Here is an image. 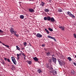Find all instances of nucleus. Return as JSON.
Returning <instances> with one entry per match:
<instances>
[{"label":"nucleus","mask_w":76,"mask_h":76,"mask_svg":"<svg viewBox=\"0 0 76 76\" xmlns=\"http://www.w3.org/2000/svg\"><path fill=\"white\" fill-rule=\"evenodd\" d=\"M58 11L59 12H63V10H58Z\"/></svg>","instance_id":"72a5a7b5"},{"label":"nucleus","mask_w":76,"mask_h":76,"mask_svg":"<svg viewBox=\"0 0 76 76\" xmlns=\"http://www.w3.org/2000/svg\"><path fill=\"white\" fill-rule=\"evenodd\" d=\"M24 49V48H21V50H23V49Z\"/></svg>","instance_id":"49530a36"},{"label":"nucleus","mask_w":76,"mask_h":76,"mask_svg":"<svg viewBox=\"0 0 76 76\" xmlns=\"http://www.w3.org/2000/svg\"><path fill=\"white\" fill-rule=\"evenodd\" d=\"M36 37H37V38H41L42 37V35L38 33L36 34Z\"/></svg>","instance_id":"0eeeda50"},{"label":"nucleus","mask_w":76,"mask_h":76,"mask_svg":"<svg viewBox=\"0 0 76 76\" xmlns=\"http://www.w3.org/2000/svg\"><path fill=\"white\" fill-rule=\"evenodd\" d=\"M27 62L29 64H31L32 63V62L30 61H27Z\"/></svg>","instance_id":"b1692460"},{"label":"nucleus","mask_w":76,"mask_h":76,"mask_svg":"<svg viewBox=\"0 0 76 76\" xmlns=\"http://www.w3.org/2000/svg\"><path fill=\"white\" fill-rule=\"evenodd\" d=\"M7 61L9 62V63H10V59L9 58H7Z\"/></svg>","instance_id":"c9c22d12"},{"label":"nucleus","mask_w":76,"mask_h":76,"mask_svg":"<svg viewBox=\"0 0 76 76\" xmlns=\"http://www.w3.org/2000/svg\"><path fill=\"white\" fill-rule=\"evenodd\" d=\"M3 32H4V31L0 29V33H3Z\"/></svg>","instance_id":"f704fd0d"},{"label":"nucleus","mask_w":76,"mask_h":76,"mask_svg":"<svg viewBox=\"0 0 76 76\" xmlns=\"http://www.w3.org/2000/svg\"><path fill=\"white\" fill-rule=\"evenodd\" d=\"M44 50H45V51H47V49L45 48H44Z\"/></svg>","instance_id":"a18cd8bd"},{"label":"nucleus","mask_w":76,"mask_h":76,"mask_svg":"<svg viewBox=\"0 0 76 76\" xmlns=\"http://www.w3.org/2000/svg\"><path fill=\"white\" fill-rule=\"evenodd\" d=\"M49 1H50L51 0H49Z\"/></svg>","instance_id":"5fc2aeb1"},{"label":"nucleus","mask_w":76,"mask_h":76,"mask_svg":"<svg viewBox=\"0 0 76 76\" xmlns=\"http://www.w3.org/2000/svg\"><path fill=\"white\" fill-rule=\"evenodd\" d=\"M67 13L68 15H69V17H71V18H75V15L73 14H72L70 12L68 11L67 12Z\"/></svg>","instance_id":"7ed1b4c3"},{"label":"nucleus","mask_w":76,"mask_h":76,"mask_svg":"<svg viewBox=\"0 0 76 76\" xmlns=\"http://www.w3.org/2000/svg\"><path fill=\"white\" fill-rule=\"evenodd\" d=\"M48 38H50V39H53L55 41H57V40H56V38H55V37H51L50 35H48Z\"/></svg>","instance_id":"423d86ee"},{"label":"nucleus","mask_w":76,"mask_h":76,"mask_svg":"<svg viewBox=\"0 0 76 76\" xmlns=\"http://www.w3.org/2000/svg\"><path fill=\"white\" fill-rule=\"evenodd\" d=\"M11 58H12V60L14 64H15V65L17 64L16 63H17V62H16V60H15V58L14 57H11Z\"/></svg>","instance_id":"39448f33"},{"label":"nucleus","mask_w":76,"mask_h":76,"mask_svg":"<svg viewBox=\"0 0 76 76\" xmlns=\"http://www.w3.org/2000/svg\"><path fill=\"white\" fill-rule=\"evenodd\" d=\"M37 34L36 33H35V34H34V35H36H36H37V34Z\"/></svg>","instance_id":"de8ad7c7"},{"label":"nucleus","mask_w":76,"mask_h":76,"mask_svg":"<svg viewBox=\"0 0 76 76\" xmlns=\"http://www.w3.org/2000/svg\"><path fill=\"white\" fill-rule=\"evenodd\" d=\"M44 11H45V12H49V10H48V9H45L44 10Z\"/></svg>","instance_id":"bb28decb"},{"label":"nucleus","mask_w":76,"mask_h":76,"mask_svg":"<svg viewBox=\"0 0 76 76\" xmlns=\"http://www.w3.org/2000/svg\"><path fill=\"white\" fill-rule=\"evenodd\" d=\"M45 30L46 31V32H47V34H50V32H49L48 30L46 28H45Z\"/></svg>","instance_id":"6ab92c4d"},{"label":"nucleus","mask_w":76,"mask_h":76,"mask_svg":"<svg viewBox=\"0 0 76 76\" xmlns=\"http://www.w3.org/2000/svg\"><path fill=\"white\" fill-rule=\"evenodd\" d=\"M1 44H2L3 45H4V46H5V47H7L8 48H9V46L8 45H6L4 44L2 42H1Z\"/></svg>","instance_id":"4468645a"},{"label":"nucleus","mask_w":76,"mask_h":76,"mask_svg":"<svg viewBox=\"0 0 76 76\" xmlns=\"http://www.w3.org/2000/svg\"><path fill=\"white\" fill-rule=\"evenodd\" d=\"M33 58L35 61H38V58L37 57Z\"/></svg>","instance_id":"ddd939ff"},{"label":"nucleus","mask_w":76,"mask_h":76,"mask_svg":"<svg viewBox=\"0 0 76 76\" xmlns=\"http://www.w3.org/2000/svg\"><path fill=\"white\" fill-rule=\"evenodd\" d=\"M66 18H67V17H66Z\"/></svg>","instance_id":"4d7b16f0"},{"label":"nucleus","mask_w":76,"mask_h":76,"mask_svg":"<svg viewBox=\"0 0 76 76\" xmlns=\"http://www.w3.org/2000/svg\"><path fill=\"white\" fill-rule=\"evenodd\" d=\"M42 47H45V44H43L42 45Z\"/></svg>","instance_id":"58836bf2"},{"label":"nucleus","mask_w":76,"mask_h":76,"mask_svg":"<svg viewBox=\"0 0 76 76\" xmlns=\"http://www.w3.org/2000/svg\"><path fill=\"white\" fill-rule=\"evenodd\" d=\"M13 26H12V27H13Z\"/></svg>","instance_id":"3c124183"},{"label":"nucleus","mask_w":76,"mask_h":76,"mask_svg":"<svg viewBox=\"0 0 76 76\" xmlns=\"http://www.w3.org/2000/svg\"><path fill=\"white\" fill-rule=\"evenodd\" d=\"M52 57H55V56H54V55H52Z\"/></svg>","instance_id":"79ce46f5"},{"label":"nucleus","mask_w":76,"mask_h":76,"mask_svg":"<svg viewBox=\"0 0 76 76\" xmlns=\"http://www.w3.org/2000/svg\"><path fill=\"white\" fill-rule=\"evenodd\" d=\"M22 55V53H19V56H21V55Z\"/></svg>","instance_id":"37998d69"},{"label":"nucleus","mask_w":76,"mask_h":76,"mask_svg":"<svg viewBox=\"0 0 76 76\" xmlns=\"http://www.w3.org/2000/svg\"><path fill=\"white\" fill-rule=\"evenodd\" d=\"M4 59L5 61H6V60H7V58H4Z\"/></svg>","instance_id":"ea45409f"},{"label":"nucleus","mask_w":76,"mask_h":76,"mask_svg":"<svg viewBox=\"0 0 76 76\" xmlns=\"http://www.w3.org/2000/svg\"><path fill=\"white\" fill-rule=\"evenodd\" d=\"M59 28H60V29H61L62 30H64V27L63 26H60L58 27Z\"/></svg>","instance_id":"9b49d317"},{"label":"nucleus","mask_w":76,"mask_h":76,"mask_svg":"<svg viewBox=\"0 0 76 76\" xmlns=\"http://www.w3.org/2000/svg\"><path fill=\"white\" fill-rule=\"evenodd\" d=\"M16 33H17V31H16L14 30V31L12 33V34H16Z\"/></svg>","instance_id":"cd10ccee"},{"label":"nucleus","mask_w":76,"mask_h":76,"mask_svg":"<svg viewBox=\"0 0 76 76\" xmlns=\"http://www.w3.org/2000/svg\"><path fill=\"white\" fill-rule=\"evenodd\" d=\"M29 0V1H31V0Z\"/></svg>","instance_id":"864d4df0"},{"label":"nucleus","mask_w":76,"mask_h":76,"mask_svg":"<svg viewBox=\"0 0 76 76\" xmlns=\"http://www.w3.org/2000/svg\"><path fill=\"white\" fill-rule=\"evenodd\" d=\"M17 59L18 60H19V59H20V57H20V56L19 55V54H17Z\"/></svg>","instance_id":"f3484780"},{"label":"nucleus","mask_w":76,"mask_h":76,"mask_svg":"<svg viewBox=\"0 0 76 76\" xmlns=\"http://www.w3.org/2000/svg\"><path fill=\"white\" fill-rule=\"evenodd\" d=\"M44 4H45V3H44V2H42L40 4L41 6H44Z\"/></svg>","instance_id":"a211bd4d"},{"label":"nucleus","mask_w":76,"mask_h":76,"mask_svg":"<svg viewBox=\"0 0 76 76\" xmlns=\"http://www.w3.org/2000/svg\"><path fill=\"white\" fill-rule=\"evenodd\" d=\"M52 59H49L48 60V62L49 63H50V64H51V61H52Z\"/></svg>","instance_id":"5701e85b"},{"label":"nucleus","mask_w":76,"mask_h":76,"mask_svg":"<svg viewBox=\"0 0 76 76\" xmlns=\"http://www.w3.org/2000/svg\"><path fill=\"white\" fill-rule=\"evenodd\" d=\"M23 44H24V45L25 46V47H26V46L27 45V43L26 42H23Z\"/></svg>","instance_id":"a878e982"},{"label":"nucleus","mask_w":76,"mask_h":76,"mask_svg":"<svg viewBox=\"0 0 76 76\" xmlns=\"http://www.w3.org/2000/svg\"><path fill=\"white\" fill-rule=\"evenodd\" d=\"M14 31V29H13V28L12 27H11V28L10 29V31L11 34Z\"/></svg>","instance_id":"2eb2a0df"},{"label":"nucleus","mask_w":76,"mask_h":76,"mask_svg":"<svg viewBox=\"0 0 76 76\" xmlns=\"http://www.w3.org/2000/svg\"><path fill=\"white\" fill-rule=\"evenodd\" d=\"M67 59L68 60H69V61H72V58H71V57H67Z\"/></svg>","instance_id":"aec40b11"},{"label":"nucleus","mask_w":76,"mask_h":76,"mask_svg":"<svg viewBox=\"0 0 76 76\" xmlns=\"http://www.w3.org/2000/svg\"><path fill=\"white\" fill-rule=\"evenodd\" d=\"M59 63V65H60L61 66H63V65H64V64H65V62H64L63 61L61 60L60 59L58 58L57 59Z\"/></svg>","instance_id":"f03ea898"},{"label":"nucleus","mask_w":76,"mask_h":76,"mask_svg":"<svg viewBox=\"0 0 76 76\" xmlns=\"http://www.w3.org/2000/svg\"><path fill=\"white\" fill-rule=\"evenodd\" d=\"M32 0L34 1V0Z\"/></svg>","instance_id":"6e6d98bb"},{"label":"nucleus","mask_w":76,"mask_h":76,"mask_svg":"<svg viewBox=\"0 0 76 76\" xmlns=\"http://www.w3.org/2000/svg\"><path fill=\"white\" fill-rule=\"evenodd\" d=\"M12 67H14V66H13V65H12Z\"/></svg>","instance_id":"603ef678"},{"label":"nucleus","mask_w":76,"mask_h":76,"mask_svg":"<svg viewBox=\"0 0 76 76\" xmlns=\"http://www.w3.org/2000/svg\"><path fill=\"white\" fill-rule=\"evenodd\" d=\"M0 43H1V42H1V41H0Z\"/></svg>","instance_id":"8fccbe9b"},{"label":"nucleus","mask_w":76,"mask_h":76,"mask_svg":"<svg viewBox=\"0 0 76 76\" xmlns=\"http://www.w3.org/2000/svg\"><path fill=\"white\" fill-rule=\"evenodd\" d=\"M52 73H53L54 75H56L57 74V70L56 69H54V70L52 71Z\"/></svg>","instance_id":"6e6552de"},{"label":"nucleus","mask_w":76,"mask_h":76,"mask_svg":"<svg viewBox=\"0 0 76 76\" xmlns=\"http://www.w3.org/2000/svg\"><path fill=\"white\" fill-rule=\"evenodd\" d=\"M44 20H48V21H50L51 19V17L50 16H48V17H44Z\"/></svg>","instance_id":"20e7f679"},{"label":"nucleus","mask_w":76,"mask_h":76,"mask_svg":"<svg viewBox=\"0 0 76 76\" xmlns=\"http://www.w3.org/2000/svg\"><path fill=\"white\" fill-rule=\"evenodd\" d=\"M52 57H55V56H54V55H52Z\"/></svg>","instance_id":"a19ab883"},{"label":"nucleus","mask_w":76,"mask_h":76,"mask_svg":"<svg viewBox=\"0 0 76 76\" xmlns=\"http://www.w3.org/2000/svg\"><path fill=\"white\" fill-rule=\"evenodd\" d=\"M73 36H74V37L76 39V34H75V33L74 34Z\"/></svg>","instance_id":"2f4dec72"},{"label":"nucleus","mask_w":76,"mask_h":76,"mask_svg":"<svg viewBox=\"0 0 76 76\" xmlns=\"http://www.w3.org/2000/svg\"><path fill=\"white\" fill-rule=\"evenodd\" d=\"M16 48H17V50H19V51H20V48L19 47H18V46H16Z\"/></svg>","instance_id":"c85d7f7f"},{"label":"nucleus","mask_w":76,"mask_h":76,"mask_svg":"<svg viewBox=\"0 0 76 76\" xmlns=\"http://www.w3.org/2000/svg\"><path fill=\"white\" fill-rule=\"evenodd\" d=\"M71 72L72 73H75V71H74V70H71Z\"/></svg>","instance_id":"473e14b6"},{"label":"nucleus","mask_w":76,"mask_h":76,"mask_svg":"<svg viewBox=\"0 0 76 76\" xmlns=\"http://www.w3.org/2000/svg\"><path fill=\"white\" fill-rule=\"evenodd\" d=\"M1 63L3 65H5V63H4V61H2V62H1Z\"/></svg>","instance_id":"c756f323"},{"label":"nucleus","mask_w":76,"mask_h":76,"mask_svg":"<svg viewBox=\"0 0 76 76\" xmlns=\"http://www.w3.org/2000/svg\"><path fill=\"white\" fill-rule=\"evenodd\" d=\"M46 66L47 68H48L50 70H53V66L51 64H50L49 63H46Z\"/></svg>","instance_id":"f257e3e1"},{"label":"nucleus","mask_w":76,"mask_h":76,"mask_svg":"<svg viewBox=\"0 0 76 76\" xmlns=\"http://www.w3.org/2000/svg\"><path fill=\"white\" fill-rule=\"evenodd\" d=\"M37 72L39 73H42V72L41 69H39L37 70Z\"/></svg>","instance_id":"412c9836"},{"label":"nucleus","mask_w":76,"mask_h":76,"mask_svg":"<svg viewBox=\"0 0 76 76\" xmlns=\"http://www.w3.org/2000/svg\"><path fill=\"white\" fill-rule=\"evenodd\" d=\"M20 19H23V18H24V16L23 15H20Z\"/></svg>","instance_id":"4be33fe9"},{"label":"nucleus","mask_w":76,"mask_h":76,"mask_svg":"<svg viewBox=\"0 0 76 76\" xmlns=\"http://www.w3.org/2000/svg\"><path fill=\"white\" fill-rule=\"evenodd\" d=\"M52 58L54 63H56V58H54V57H52Z\"/></svg>","instance_id":"9d476101"},{"label":"nucleus","mask_w":76,"mask_h":76,"mask_svg":"<svg viewBox=\"0 0 76 76\" xmlns=\"http://www.w3.org/2000/svg\"><path fill=\"white\" fill-rule=\"evenodd\" d=\"M14 35H15V36H16V37H17V38L18 37H19V35L18 34H14Z\"/></svg>","instance_id":"7c9ffc66"},{"label":"nucleus","mask_w":76,"mask_h":76,"mask_svg":"<svg viewBox=\"0 0 76 76\" xmlns=\"http://www.w3.org/2000/svg\"><path fill=\"white\" fill-rule=\"evenodd\" d=\"M29 11L30 12H34V10H33L32 9L30 8L29 9Z\"/></svg>","instance_id":"f8f14e48"},{"label":"nucleus","mask_w":76,"mask_h":76,"mask_svg":"<svg viewBox=\"0 0 76 76\" xmlns=\"http://www.w3.org/2000/svg\"><path fill=\"white\" fill-rule=\"evenodd\" d=\"M48 29L49 31H50V32H53V29L52 28H48Z\"/></svg>","instance_id":"393cba45"},{"label":"nucleus","mask_w":76,"mask_h":76,"mask_svg":"<svg viewBox=\"0 0 76 76\" xmlns=\"http://www.w3.org/2000/svg\"><path fill=\"white\" fill-rule=\"evenodd\" d=\"M22 55H23V56L24 57H26V56L25 55L24 53H22Z\"/></svg>","instance_id":"e433bc0d"},{"label":"nucleus","mask_w":76,"mask_h":76,"mask_svg":"<svg viewBox=\"0 0 76 76\" xmlns=\"http://www.w3.org/2000/svg\"><path fill=\"white\" fill-rule=\"evenodd\" d=\"M29 45H30V46H31V43H30V42L29 43Z\"/></svg>","instance_id":"c03bdc74"},{"label":"nucleus","mask_w":76,"mask_h":76,"mask_svg":"<svg viewBox=\"0 0 76 76\" xmlns=\"http://www.w3.org/2000/svg\"><path fill=\"white\" fill-rule=\"evenodd\" d=\"M51 22H54L56 21L55 19L53 17L51 18L50 21Z\"/></svg>","instance_id":"1a4fd4ad"},{"label":"nucleus","mask_w":76,"mask_h":76,"mask_svg":"<svg viewBox=\"0 0 76 76\" xmlns=\"http://www.w3.org/2000/svg\"><path fill=\"white\" fill-rule=\"evenodd\" d=\"M25 57H26V56L24 57V59H25Z\"/></svg>","instance_id":"09e8293b"},{"label":"nucleus","mask_w":76,"mask_h":76,"mask_svg":"<svg viewBox=\"0 0 76 76\" xmlns=\"http://www.w3.org/2000/svg\"><path fill=\"white\" fill-rule=\"evenodd\" d=\"M46 54L47 55V56H51V54L50 52L46 53Z\"/></svg>","instance_id":"dca6fc26"},{"label":"nucleus","mask_w":76,"mask_h":76,"mask_svg":"<svg viewBox=\"0 0 76 76\" xmlns=\"http://www.w3.org/2000/svg\"><path fill=\"white\" fill-rule=\"evenodd\" d=\"M73 64H74V65L75 66H76V63L75 62H74L73 63Z\"/></svg>","instance_id":"4c0bfd02"}]
</instances>
